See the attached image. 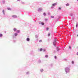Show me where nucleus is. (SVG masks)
Instances as JSON below:
<instances>
[{
  "label": "nucleus",
  "mask_w": 78,
  "mask_h": 78,
  "mask_svg": "<svg viewBox=\"0 0 78 78\" xmlns=\"http://www.w3.org/2000/svg\"><path fill=\"white\" fill-rule=\"evenodd\" d=\"M43 14L44 16H46V13H44Z\"/></svg>",
  "instance_id": "nucleus-16"
},
{
  "label": "nucleus",
  "mask_w": 78,
  "mask_h": 78,
  "mask_svg": "<svg viewBox=\"0 0 78 78\" xmlns=\"http://www.w3.org/2000/svg\"><path fill=\"white\" fill-rule=\"evenodd\" d=\"M18 1H20V0H17Z\"/></svg>",
  "instance_id": "nucleus-31"
},
{
  "label": "nucleus",
  "mask_w": 78,
  "mask_h": 78,
  "mask_svg": "<svg viewBox=\"0 0 78 78\" xmlns=\"http://www.w3.org/2000/svg\"><path fill=\"white\" fill-rule=\"evenodd\" d=\"M50 36V34H48V36Z\"/></svg>",
  "instance_id": "nucleus-17"
},
{
  "label": "nucleus",
  "mask_w": 78,
  "mask_h": 78,
  "mask_svg": "<svg viewBox=\"0 0 78 78\" xmlns=\"http://www.w3.org/2000/svg\"><path fill=\"white\" fill-rule=\"evenodd\" d=\"M35 37H37V36L36 35V36H35Z\"/></svg>",
  "instance_id": "nucleus-27"
},
{
  "label": "nucleus",
  "mask_w": 78,
  "mask_h": 78,
  "mask_svg": "<svg viewBox=\"0 0 78 78\" xmlns=\"http://www.w3.org/2000/svg\"><path fill=\"white\" fill-rule=\"evenodd\" d=\"M44 51H45V50L44 49Z\"/></svg>",
  "instance_id": "nucleus-30"
},
{
  "label": "nucleus",
  "mask_w": 78,
  "mask_h": 78,
  "mask_svg": "<svg viewBox=\"0 0 78 78\" xmlns=\"http://www.w3.org/2000/svg\"><path fill=\"white\" fill-rule=\"evenodd\" d=\"M69 48H70V49L71 48V47L69 46Z\"/></svg>",
  "instance_id": "nucleus-25"
},
{
  "label": "nucleus",
  "mask_w": 78,
  "mask_h": 78,
  "mask_svg": "<svg viewBox=\"0 0 78 78\" xmlns=\"http://www.w3.org/2000/svg\"><path fill=\"white\" fill-rule=\"evenodd\" d=\"M3 36V34H0V37H1Z\"/></svg>",
  "instance_id": "nucleus-3"
},
{
  "label": "nucleus",
  "mask_w": 78,
  "mask_h": 78,
  "mask_svg": "<svg viewBox=\"0 0 78 78\" xmlns=\"http://www.w3.org/2000/svg\"><path fill=\"white\" fill-rule=\"evenodd\" d=\"M72 63L73 64H74V62H73V61H72Z\"/></svg>",
  "instance_id": "nucleus-24"
},
{
  "label": "nucleus",
  "mask_w": 78,
  "mask_h": 78,
  "mask_svg": "<svg viewBox=\"0 0 78 78\" xmlns=\"http://www.w3.org/2000/svg\"><path fill=\"white\" fill-rule=\"evenodd\" d=\"M8 10H9V11H11V8H8Z\"/></svg>",
  "instance_id": "nucleus-7"
},
{
  "label": "nucleus",
  "mask_w": 78,
  "mask_h": 78,
  "mask_svg": "<svg viewBox=\"0 0 78 78\" xmlns=\"http://www.w3.org/2000/svg\"><path fill=\"white\" fill-rule=\"evenodd\" d=\"M41 25H44V23H41Z\"/></svg>",
  "instance_id": "nucleus-11"
},
{
  "label": "nucleus",
  "mask_w": 78,
  "mask_h": 78,
  "mask_svg": "<svg viewBox=\"0 0 78 78\" xmlns=\"http://www.w3.org/2000/svg\"><path fill=\"white\" fill-rule=\"evenodd\" d=\"M54 42H56V39H54Z\"/></svg>",
  "instance_id": "nucleus-10"
},
{
  "label": "nucleus",
  "mask_w": 78,
  "mask_h": 78,
  "mask_svg": "<svg viewBox=\"0 0 78 78\" xmlns=\"http://www.w3.org/2000/svg\"><path fill=\"white\" fill-rule=\"evenodd\" d=\"M13 30L14 31H16L17 30V29L16 28H14V29H13Z\"/></svg>",
  "instance_id": "nucleus-5"
},
{
  "label": "nucleus",
  "mask_w": 78,
  "mask_h": 78,
  "mask_svg": "<svg viewBox=\"0 0 78 78\" xmlns=\"http://www.w3.org/2000/svg\"><path fill=\"white\" fill-rule=\"evenodd\" d=\"M45 57H46V58H48V55H46L45 56Z\"/></svg>",
  "instance_id": "nucleus-15"
},
{
  "label": "nucleus",
  "mask_w": 78,
  "mask_h": 78,
  "mask_svg": "<svg viewBox=\"0 0 78 78\" xmlns=\"http://www.w3.org/2000/svg\"><path fill=\"white\" fill-rule=\"evenodd\" d=\"M12 17H16V15H13L12 16Z\"/></svg>",
  "instance_id": "nucleus-6"
},
{
  "label": "nucleus",
  "mask_w": 78,
  "mask_h": 78,
  "mask_svg": "<svg viewBox=\"0 0 78 78\" xmlns=\"http://www.w3.org/2000/svg\"><path fill=\"white\" fill-rule=\"evenodd\" d=\"M78 27V24H76V27Z\"/></svg>",
  "instance_id": "nucleus-26"
},
{
  "label": "nucleus",
  "mask_w": 78,
  "mask_h": 78,
  "mask_svg": "<svg viewBox=\"0 0 78 78\" xmlns=\"http://www.w3.org/2000/svg\"><path fill=\"white\" fill-rule=\"evenodd\" d=\"M66 6H69V4H66Z\"/></svg>",
  "instance_id": "nucleus-14"
},
{
  "label": "nucleus",
  "mask_w": 78,
  "mask_h": 78,
  "mask_svg": "<svg viewBox=\"0 0 78 78\" xmlns=\"http://www.w3.org/2000/svg\"><path fill=\"white\" fill-rule=\"evenodd\" d=\"M20 30H17V33H20Z\"/></svg>",
  "instance_id": "nucleus-8"
},
{
  "label": "nucleus",
  "mask_w": 78,
  "mask_h": 78,
  "mask_svg": "<svg viewBox=\"0 0 78 78\" xmlns=\"http://www.w3.org/2000/svg\"><path fill=\"white\" fill-rule=\"evenodd\" d=\"M77 55H78V52H77Z\"/></svg>",
  "instance_id": "nucleus-29"
},
{
  "label": "nucleus",
  "mask_w": 78,
  "mask_h": 78,
  "mask_svg": "<svg viewBox=\"0 0 78 78\" xmlns=\"http://www.w3.org/2000/svg\"><path fill=\"white\" fill-rule=\"evenodd\" d=\"M77 1H78V0H77Z\"/></svg>",
  "instance_id": "nucleus-33"
},
{
  "label": "nucleus",
  "mask_w": 78,
  "mask_h": 78,
  "mask_svg": "<svg viewBox=\"0 0 78 78\" xmlns=\"http://www.w3.org/2000/svg\"><path fill=\"white\" fill-rule=\"evenodd\" d=\"M58 9H59L61 10V8L59 7V8H58Z\"/></svg>",
  "instance_id": "nucleus-21"
},
{
  "label": "nucleus",
  "mask_w": 78,
  "mask_h": 78,
  "mask_svg": "<svg viewBox=\"0 0 78 78\" xmlns=\"http://www.w3.org/2000/svg\"><path fill=\"white\" fill-rule=\"evenodd\" d=\"M55 42H53V44L54 45H55Z\"/></svg>",
  "instance_id": "nucleus-13"
},
{
  "label": "nucleus",
  "mask_w": 78,
  "mask_h": 78,
  "mask_svg": "<svg viewBox=\"0 0 78 78\" xmlns=\"http://www.w3.org/2000/svg\"><path fill=\"white\" fill-rule=\"evenodd\" d=\"M46 21H47V20L46 19Z\"/></svg>",
  "instance_id": "nucleus-32"
},
{
  "label": "nucleus",
  "mask_w": 78,
  "mask_h": 78,
  "mask_svg": "<svg viewBox=\"0 0 78 78\" xmlns=\"http://www.w3.org/2000/svg\"><path fill=\"white\" fill-rule=\"evenodd\" d=\"M56 3H54V4H52V5H53V6H56Z\"/></svg>",
  "instance_id": "nucleus-1"
},
{
  "label": "nucleus",
  "mask_w": 78,
  "mask_h": 78,
  "mask_svg": "<svg viewBox=\"0 0 78 78\" xmlns=\"http://www.w3.org/2000/svg\"><path fill=\"white\" fill-rule=\"evenodd\" d=\"M39 23L40 24H41V23H42V22H39Z\"/></svg>",
  "instance_id": "nucleus-22"
},
{
  "label": "nucleus",
  "mask_w": 78,
  "mask_h": 78,
  "mask_svg": "<svg viewBox=\"0 0 78 78\" xmlns=\"http://www.w3.org/2000/svg\"><path fill=\"white\" fill-rule=\"evenodd\" d=\"M14 34H15V36H17L18 35L17 33H15Z\"/></svg>",
  "instance_id": "nucleus-9"
},
{
  "label": "nucleus",
  "mask_w": 78,
  "mask_h": 78,
  "mask_svg": "<svg viewBox=\"0 0 78 78\" xmlns=\"http://www.w3.org/2000/svg\"><path fill=\"white\" fill-rule=\"evenodd\" d=\"M55 59H56V56H55Z\"/></svg>",
  "instance_id": "nucleus-28"
},
{
  "label": "nucleus",
  "mask_w": 78,
  "mask_h": 78,
  "mask_svg": "<svg viewBox=\"0 0 78 78\" xmlns=\"http://www.w3.org/2000/svg\"><path fill=\"white\" fill-rule=\"evenodd\" d=\"M39 42H42V40H40L39 41Z\"/></svg>",
  "instance_id": "nucleus-20"
},
{
  "label": "nucleus",
  "mask_w": 78,
  "mask_h": 78,
  "mask_svg": "<svg viewBox=\"0 0 78 78\" xmlns=\"http://www.w3.org/2000/svg\"><path fill=\"white\" fill-rule=\"evenodd\" d=\"M41 72H43V71H44V70H43V69H41Z\"/></svg>",
  "instance_id": "nucleus-23"
},
{
  "label": "nucleus",
  "mask_w": 78,
  "mask_h": 78,
  "mask_svg": "<svg viewBox=\"0 0 78 78\" xmlns=\"http://www.w3.org/2000/svg\"><path fill=\"white\" fill-rule=\"evenodd\" d=\"M2 12L3 14L5 15V10H3V11H2Z\"/></svg>",
  "instance_id": "nucleus-4"
},
{
  "label": "nucleus",
  "mask_w": 78,
  "mask_h": 78,
  "mask_svg": "<svg viewBox=\"0 0 78 78\" xmlns=\"http://www.w3.org/2000/svg\"><path fill=\"white\" fill-rule=\"evenodd\" d=\"M48 30H49V28H48V27H47V28H46V30H47V31H48Z\"/></svg>",
  "instance_id": "nucleus-12"
},
{
  "label": "nucleus",
  "mask_w": 78,
  "mask_h": 78,
  "mask_svg": "<svg viewBox=\"0 0 78 78\" xmlns=\"http://www.w3.org/2000/svg\"><path fill=\"white\" fill-rule=\"evenodd\" d=\"M27 41H30V38H27Z\"/></svg>",
  "instance_id": "nucleus-2"
},
{
  "label": "nucleus",
  "mask_w": 78,
  "mask_h": 78,
  "mask_svg": "<svg viewBox=\"0 0 78 78\" xmlns=\"http://www.w3.org/2000/svg\"><path fill=\"white\" fill-rule=\"evenodd\" d=\"M51 18H54V16H51Z\"/></svg>",
  "instance_id": "nucleus-18"
},
{
  "label": "nucleus",
  "mask_w": 78,
  "mask_h": 78,
  "mask_svg": "<svg viewBox=\"0 0 78 78\" xmlns=\"http://www.w3.org/2000/svg\"><path fill=\"white\" fill-rule=\"evenodd\" d=\"M40 51H42V48H41L40 49Z\"/></svg>",
  "instance_id": "nucleus-19"
}]
</instances>
